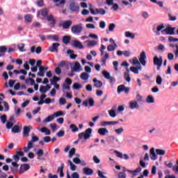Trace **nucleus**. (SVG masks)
I'll list each match as a JSON object with an SVG mask.
<instances>
[{"label":"nucleus","instance_id":"obj_22","mask_svg":"<svg viewBox=\"0 0 178 178\" xmlns=\"http://www.w3.org/2000/svg\"><path fill=\"white\" fill-rule=\"evenodd\" d=\"M47 20H48L49 22H50V23H49V26H51V27L55 26V24H56V19H54V17H53L52 15H49V16H47Z\"/></svg>","mask_w":178,"mask_h":178},{"label":"nucleus","instance_id":"obj_62","mask_svg":"<svg viewBox=\"0 0 178 178\" xmlns=\"http://www.w3.org/2000/svg\"><path fill=\"white\" fill-rule=\"evenodd\" d=\"M66 65H67L66 61L62 60V61H60V63L58 64V67L63 68V67H66Z\"/></svg>","mask_w":178,"mask_h":178},{"label":"nucleus","instance_id":"obj_20","mask_svg":"<svg viewBox=\"0 0 178 178\" xmlns=\"http://www.w3.org/2000/svg\"><path fill=\"white\" fill-rule=\"evenodd\" d=\"M33 147H34V142L29 141L28 142L27 147H25L24 148V151L25 153H27Z\"/></svg>","mask_w":178,"mask_h":178},{"label":"nucleus","instance_id":"obj_54","mask_svg":"<svg viewBox=\"0 0 178 178\" xmlns=\"http://www.w3.org/2000/svg\"><path fill=\"white\" fill-rule=\"evenodd\" d=\"M49 127L52 129L53 132H56L57 130V124L55 123L50 124Z\"/></svg>","mask_w":178,"mask_h":178},{"label":"nucleus","instance_id":"obj_26","mask_svg":"<svg viewBox=\"0 0 178 178\" xmlns=\"http://www.w3.org/2000/svg\"><path fill=\"white\" fill-rule=\"evenodd\" d=\"M35 46H33L31 48V53H35L36 52L37 54H40L41 52H42V47H37V49H35Z\"/></svg>","mask_w":178,"mask_h":178},{"label":"nucleus","instance_id":"obj_53","mask_svg":"<svg viewBox=\"0 0 178 178\" xmlns=\"http://www.w3.org/2000/svg\"><path fill=\"white\" fill-rule=\"evenodd\" d=\"M44 103L47 104H51V102H55V99H51L50 97H47L45 99V100H44Z\"/></svg>","mask_w":178,"mask_h":178},{"label":"nucleus","instance_id":"obj_25","mask_svg":"<svg viewBox=\"0 0 178 178\" xmlns=\"http://www.w3.org/2000/svg\"><path fill=\"white\" fill-rule=\"evenodd\" d=\"M150 159L153 161H156L158 159V156H156V154L155 153L154 148L150 149Z\"/></svg>","mask_w":178,"mask_h":178},{"label":"nucleus","instance_id":"obj_38","mask_svg":"<svg viewBox=\"0 0 178 178\" xmlns=\"http://www.w3.org/2000/svg\"><path fill=\"white\" fill-rule=\"evenodd\" d=\"M125 38H131L134 39L135 38V33H131L129 31H126L124 33Z\"/></svg>","mask_w":178,"mask_h":178},{"label":"nucleus","instance_id":"obj_5","mask_svg":"<svg viewBox=\"0 0 178 178\" xmlns=\"http://www.w3.org/2000/svg\"><path fill=\"white\" fill-rule=\"evenodd\" d=\"M130 88L126 87L124 85H119L117 88L118 94H120L122 92H124L125 94H129Z\"/></svg>","mask_w":178,"mask_h":178},{"label":"nucleus","instance_id":"obj_24","mask_svg":"<svg viewBox=\"0 0 178 178\" xmlns=\"http://www.w3.org/2000/svg\"><path fill=\"white\" fill-rule=\"evenodd\" d=\"M93 83L96 88H101L102 86V82L100 80H97L96 78L93 79Z\"/></svg>","mask_w":178,"mask_h":178},{"label":"nucleus","instance_id":"obj_28","mask_svg":"<svg viewBox=\"0 0 178 178\" xmlns=\"http://www.w3.org/2000/svg\"><path fill=\"white\" fill-rule=\"evenodd\" d=\"M39 131H40L41 133H45L46 136H49L51 134V131L49 129H48V128L47 127H42V129H38Z\"/></svg>","mask_w":178,"mask_h":178},{"label":"nucleus","instance_id":"obj_51","mask_svg":"<svg viewBox=\"0 0 178 178\" xmlns=\"http://www.w3.org/2000/svg\"><path fill=\"white\" fill-rule=\"evenodd\" d=\"M11 131H12L13 133L17 134V133H19L20 131V128L17 125H15L13 127Z\"/></svg>","mask_w":178,"mask_h":178},{"label":"nucleus","instance_id":"obj_32","mask_svg":"<svg viewBox=\"0 0 178 178\" xmlns=\"http://www.w3.org/2000/svg\"><path fill=\"white\" fill-rule=\"evenodd\" d=\"M67 178H80V176L78 172H73L72 174H71V175L69 172H67Z\"/></svg>","mask_w":178,"mask_h":178},{"label":"nucleus","instance_id":"obj_41","mask_svg":"<svg viewBox=\"0 0 178 178\" xmlns=\"http://www.w3.org/2000/svg\"><path fill=\"white\" fill-rule=\"evenodd\" d=\"M47 38L49 40H52L55 42H58L59 41V37L58 35H48Z\"/></svg>","mask_w":178,"mask_h":178},{"label":"nucleus","instance_id":"obj_31","mask_svg":"<svg viewBox=\"0 0 178 178\" xmlns=\"http://www.w3.org/2000/svg\"><path fill=\"white\" fill-rule=\"evenodd\" d=\"M80 77H81V80H83V81H88V79L89 77H90V75H89V74L87 73V72H82V73L81 74Z\"/></svg>","mask_w":178,"mask_h":178},{"label":"nucleus","instance_id":"obj_17","mask_svg":"<svg viewBox=\"0 0 178 178\" xmlns=\"http://www.w3.org/2000/svg\"><path fill=\"white\" fill-rule=\"evenodd\" d=\"M73 46L75 48L79 49H84V46L82 45V44L81 43V42L79 40H73Z\"/></svg>","mask_w":178,"mask_h":178},{"label":"nucleus","instance_id":"obj_33","mask_svg":"<svg viewBox=\"0 0 178 178\" xmlns=\"http://www.w3.org/2000/svg\"><path fill=\"white\" fill-rule=\"evenodd\" d=\"M67 163H68V164H69L70 166V170H71V171L74 172V171L76 170L77 167H76V165H74V164L72 163V161L68 160V161H67Z\"/></svg>","mask_w":178,"mask_h":178},{"label":"nucleus","instance_id":"obj_21","mask_svg":"<svg viewBox=\"0 0 178 178\" xmlns=\"http://www.w3.org/2000/svg\"><path fill=\"white\" fill-rule=\"evenodd\" d=\"M129 108L131 109H135V108H140V106L138 105L136 100H133V101H131L129 103Z\"/></svg>","mask_w":178,"mask_h":178},{"label":"nucleus","instance_id":"obj_29","mask_svg":"<svg viewBox=\"0 0 178 178\" xmlns=\"http://www.w3.org/2000/svg\"><path fill=\"white\" fill-rule=\"evenodd\" d=\"M54 120H55V117H54V115H51L47 117L44 120H43L42 123L46 124V123L51 122Z\"/></svg>","mask_w":178,"mask_h":178},{"label":"nucleus","instance_id":"obj_23","mask_svg":"<svg viewBox=\"0 0 178 178\" xmlns=\"http://www.w3.org/2000/svg\"><path fill=\"white\" fill-rule=\"evenodd\" d=\"M98 134H100L102 136H106L108 133V130L106 128H100L97 131Z\"/></svg>","mask_w":178,"mask_h":178},{"label":"nucleus","instance_id":"obj_60","mask_svg":"<svg viewBox=\"0 0 178 178\" xmlns=\"http://www.w3.org/2000/svg\"><path fill=\"white\" fill-rule=\"evenodd\" d=\"M158 51H161V52H163L165 51V46L162 44H159L157 47Z\"/></svg>","mask_w":178,"mask_h":178},{"label":"nucleus","instance_id":"obj_35","mask_svg":"<svg viewBox=\"0 0 178 178\" xmlns=\"http://www.w3.org/2000/svg\"><path fill=\"white\" fill-rule=\"evenodd\" d=\"M124 77L127 83H130L131 78H130V75H129V70L128 69L127 70V72H124Z\"/></svg>","mask_w":178,"mask_h":178},{"label":"nucleus","instance_id":"obj_63","mask_svg":"<svg viewBox=\"0 0 178 178\" xmlns=\"http://www.w3.org/2000/svg\"><path fill=\"white\" fill-rule=\"evenodd\" d=\"M7 51V47L5 46L0 47V54H4Z\"/></svg>","mask_w":178,"mask_h":178},{"label":"nucleus","instance_id":"obj_61","mask_svg":"<svg viewBox=\"0 0 178 178\" xmlns=\"http://www.w3.org/2000/svg\"><path fill=\"white\" fill-rule=\"evenodd\" d=\"M0 120H1V122L3 124H6L7 122V116L5 115H3L0 117Z\"/></svg>","mask_w":178,"mask_h":178},{"label":"nucleus","instance_id":"obj_37","mask_svg":"<svg viewBox=\"0 0 178 178\" xmlns=\"http://www.w3.org/2000/svg\"><path fill=\"white\" fill-rule=\"evenodd\" d=\"M114 131L116 135L120 136L122 134V133L124 131V129H123V127H119V128L115 129Z\"/></svg>","mask_w":178,"mask_h":178},{"label":"nucleus","instance_id":"obj_49","mask_svg":"<svg viewBox=\"0 0 178 178\" xmlns=\"http://www.w3.org/2000/svg\"><path fill=\"white\" fill-rule=\"evenodd\" d=\"M39 140V138L38 136H35V134H31V140H30V142L31 143H35Z\"/></svg>","mask_w":178,"mask_h":178},{"label":"nucleus","instance_id":"obj_27","mask_svg":"<svg viewBox=\"0 0 178 178\" xmlns=\"http://www.w3.org/2000/svg\"><path fill=\"white\" fill-rule=\"evenodd\" d=\"M65 167L64 163H61L60 167L57 169V172L60 173V177H64L63 168Z\"/></svg>","mask_w":178,"mask_h":178},{"label":"nucleus","instance_id":"obj_11","mask_svg":"<svg viewBox=\"0 0 178 178\" xmlns=\"http://www.w3.org/2000/svg\"><path fill=\"white\" fill-rule=\"evenodd\" d=\"M83 105L85 107H88V105H89L90 107H93L94 105H95L94 99H93V98H89V99H86V100L83 102Z\"/></svg>","mask_w":178,"mask_h":178},{"label":"nucleus","instance_id":"obj_13","mask_svg":"<svg viewBox=\"0 0 178 178\" xmlns=\"http://www.w3.org/2000/svg\"><path fill=\"white\" fill-rule=\"evenodd\" d=\"M119 124V122L118 121H111V122H108V121H102L101 122V126L102 127H106V126H108V125H116Z\"/></svg>","mask_w":178,"mask_h":178},{"label":"nucleus","instance_id":"obj_45","mask_svg":"<svg viewBox=\"0 0 178 178\" xmlns=\"http://www.w3.org/2000/svg\"><path fill=\"white\" fill-rule=\"evenodd\" d=\"M24 19L26 23H31L33 17L31 15H25Z\"/></svg>","mask_w":178,"mask_h":178},{"label":"nucleus","instance_id":"obj_30","mask_svg":"<svg viewBox=\"0 0 178 178\" xmlns=\"http://www.w3.org/2000/svg\"><path fill=\"white\" fill-rule=\"evenodd\" d=\"M165 26L163 25H159L157 29H156L155 33L157 35H160V32L162 33V31L164 30Z\"/></svg>","mask_w":178,"mask_h":178},{"label":"nucleus","instance_id":"obj_59","mask_svg":"<svg viewBox=\"0 0 178 178\" xmlns=\"http://www.w3.org/2000/svg\"><path fill=\"white\" fill-rule=\"evenodd\" d=\"M59 104L61 106H63L66 104V99L64 97H60L59 99Z\"/></svg>","mask_w":178,"mask_h":178},{"label":"nucleus","instance_id":"obj_8","mask_svg":"<svg viewBox=\"0 0 178 178\" xmlns=\"http://www.w3.org/2000/svg\"><path fill=\"white\" fill-rule=\"evenodd\" d=\"M71 67L72 68V70L76 72H80L82 70L81 65L78 61L72 63Z\"/></svg>","mask_w":178,"mask_h":178},{"label":"nucleus","instance_id":"obj_6","mask_svg":"<svg viewBox=\"0 0 178 178\" xmlns=\"http://www.w3.org/2000/svg\"><path fill=\"white\" fill-rule=\"evenodd\" d=\"M175 29V28L167 27L166 29H164L161 31V34L170 35H175V33H174Z\"/></svg>","mask_w":178,"mask_h":178},{"label":"nucleus","instance_id":"obj_47","mask_svg":"<svg viewBox=\"0 0 178 178\" xmlns=\"http://www.w3.org/2000/svg\"><path fill=\"white\" fill-rule=\"evenodd\" d=\"M13 72L15 73L16 74H22L24 75H27V74H28V72H26L24 70H21L20 71L15 70H13Z\"/></svg>","mask_w":178,"mask_h":178},{"label":"nucleus","instance_id":"obj_57","mask_svg":"<svg viewBox=\"0 0 178 178\" xmlns=\"http://www.w3.org/2000/svg\"><path fill=\"white\" fill-rule=\"evenodd\" d=\"M72 88L74 89L79 90L80 88H82V85H81V84H79L78 83H74Z\"/></svg>","mask_w":178,"mask_h":178},{"label":"nucleus","instance_id":"obj_44","mask_svg":"<svg viewBox=\"0 0 178 178\" xmlns=\"http://www.w3.org/2000/svg\"><path fill=\"white\" fill-rule=\"evenodd\" d=\"M70 36L65 35L63 38V44H69L70 42Z\"/></svg>","mask_w":178,"mask_h":178},{"label":"nucleus","instance_id":"obj_34","mask_svg":"<svg viewBox=\"0 0 178 178\" xmlns=\"http://www.w3.org/2000/svg\"><path fill=\"white\" fill-rule=\"evenodd\" d=\"M70 129H71V131H72L73 133H76L79 131V129L78 128V127L74 124H71L70 125Z\"/></svg>","mask_w":178,"mask_h":178},{"label":"nucleus","instance_id":"obj_3","mask_svg":"<svg viewBox=\"0 0 178 178\" xmlns=\"http://www.w3.org/2000/svg\"><path fill=\"white\" fill-rule=\"evenodd\" d=\"M83 30L82 24H76L71 27V33L76 35H79Z\"/></svg>","mask_w":178,"mask_h":178},{"label":"nucleus","instance_id":"obj_18","mask_svg":"<svg viewBox=\"0 0 178 178\" xmlns=\"http://www.w3.org/2000/svg\"><path fill=\"white\" fill-rule=\"evenodd\" d=\"M130 70L133 72V73H134V74H138L139 72H138V70H142V66H141V65H137L136 67H135V66H131V67H130Z\"/></svg>","mask_w":178,"mask_h":178},{"label":"nucleus","instance_id":"obj_1","mask_svg":"<svg viewBox=\"0 0 178 178\" xmlns=\"http://www.w3.org/2000/svg\"><path fill=\"white\" fill-rule=\"evenodd\" d=\"M129 63L136 66H140V64L144 67L146 66L147 55L145 54V52L144 51H141L140 54L139 61L136 57H134L131 60H129Z\"/></svg>","mask_w":178,"mask_h":178},{"label":"nucleus","instance_id":"obj_43","mask_svg":"<svg viewBox=\"0 0 178 178\" xmlns=\"http://www.w3.org/2000/svg\"><path fill=\"white\" fill-rule=\"evenodd\" d=\"M65 115V113H63V111H56V113H54L53 114V116H54V118H58L60 116H63Z\"/></svg>","mask_w":178,"mask_h":178},{"label":"nucleus","instance_id":"obj_48","mask_svg":"<svg viewBox=\"0 0 178 178\" xmlns=\"http://www.w3.org/2000/svg\"><path fill=\"white\" fill-rule=\"evenodd\" d=\"M163 83V78L159 75L157 78H156V83H157L159 86L162 85Z\"/></svg>","mask_w":178,"mask_h":178},{"label":"nucleus","instance_id":"obj_56","mask_svg":"<svg viewBox=\"0 0 178 178\" xmlns=\"http://www.w3.org/2000/svg\"><path fill=\"white\" fill-rule=\"evenodd\" d=\"M75 154H76V149L74 148L70 149L69 152V158H72L73 155Z\"/></svg>","mask_w":178,"mask_h":178},{"label":"nucleus","instance_id":"obj_52","mask_svg":"<svg viewBox=\"0 0 178 178\" xmlns=\"http://www.w3.org/2000/svg\"><path fill=\"white\" fill-rule=\"evenodd\" d=\"M102 75L104 76L106 79H110L111 76H110V73L106 72V70H104L102 72Z\"/></svg>","mask_w":178,"mask_h":178},{"label":"nucleus","instance_id":"obj_4","mask_svg":"<svg viewBox=\"0 0 178 178\" xmlns=\"http://www.w3.org/2000/svg\"><path fill=\"white\" fill-rule=\"evenodd\" d=\"M153 63L154 65L157 66V70H159L160 67H162L163 65V57H158L157 56H155L153 58Z\"/></svg>","mask_w":178,"mask_h":178},{"label":"nucleus","instance_id":"obj_55","mask_svg":"<svg viewBox=\"0 0 178 178\" xmlns=\"http://www.w3.org/2000/svg\"><path fill=\"white\" fill-rule=\"evenodd\" d=\"M97 14L104 15L106 13V10L103 8H97Z\"/></svg>","mask_w":178,"mask_h":178},{"label":"nucleus","instance_id":"obj_40","mask_svg":"<svg viewBox=\"0 0 178 178\" xmlns=\"http://www.w3.org/2000/svg\"><path fill=\"white\" fill-rule=\"evenodd\" d=\"M146 102L148 104H154L155 102L154 97L152 95L147 96V97L146 98Z\"/></svg>","mask_w":178,"mask_h":178},{"label":"nucleus","instance_id":"obj_15","mask_svg":"<svg viewBox=\"0 0 178 178\" xmlns=\"http://www.w3.org/2000/svg\"><path fill=\"white\" fill-rule=\"evenodd\" d=\"M60 44L59 43H53L52 46L49 47V51L51 52H58V48L59 47Z\"/></svg>","mask_w":178,"mask_h":178},{"label":"nucleus","instance_id":"obj_46","mask_svg":"<svg viewBox=\"0 0 178 178\" xmlns=\"http://www.w3.org/2000/svg\"><path fill=\"white\" fill-rule=\"evenodd\" d=\"M59 1H60V2H59ZM54 3H58V2H59V3H56V6H60V5H61V6L65 5L66 1H65V0H54Z\"/></svg>","mask_w":178,"mask_h":178},{"label":"nucleus","instance_id":"obj_58","mask_svg":"<svg viewBox=\"0 0 178 178\" xmlns=\"http://www.w3.org/2000/svg\"><path fill=\"white\" fill-rule=\"evenodd\" d=\"M108 114L113 118L116 117V113H115V110H110V111H108Z\"/></svg>","mask_w":178,"mask_h":178},{"label":"nucleus","instance_id":"obj_50","mask_svg":"<svg viewBox=\"0 0 178 178\" xmlns=\"http://www.w3.org/2000/svg\"><path fill=\"white\" fill-rule=\"evenodd\" d=\"M24 46H25L24 44H23V43L19 44L17 45V47H18V49H19V51H22V52L25 51L26 49H25V48H24Z\"/></svg>","mask_w":178,"mask_h":178},{"label":"nucleus","instance_id":"obj_64","mask_svg":"<svg viewBox=\"0 0 178 178\" xmlns=\"http://www.w3.org/2000/svg\"><path fill=\"white\" fill-rule=\"evenodd\" d=\"M115 27V24H113V23L110 24L109 26H108L109 31H113Z\"/></svg>","mask_w":178,"mask_h":178},{"label":"nucleus","instance_id":"obj_19","mask_svg":"<svg viewBox=\"0 0 178 178\" xmlns=\"http://www.w3.org/2000/svg\"><path fill=\"white\" fill-rule=\"evenodd\" d=\"M83 174L87 176H91L94 173V170L88 168H83Z\"/></svg>","mask_w":178,"mask_h":178},{"label":"nucleus","instance_id":"obj_42","mask_svg":"<svg viewBox=\"0 0 178 178\" xmlns=\"http://www.w3.org/2000/svg\"><path fill=\"white\" fill-rule=\"evenodd\" d=\"M155 152L160 156H163L165 154V150L163 149H156Z\"/></svg>","mask_w":178,"mask_h":178},{"label":"nucleus","instance_id":"obj_14","mask_svg":"<svg viewBox=\"0 0 178 178\" xmlns=\"http://www.w3.org/2000/svg\"><path fill=\"white\" fill-rule=\"evenodd\" d=\"M51 88V87L50 86V85L40 86L39 90L40 93L44 94L48 92Z\"/></svg>","mask_w":178,"mask_h":178},{"label":"nucleus","instance_id":"obj_39","mask_svg":"<svg viewBox=\"0 0 178 178\" xmlns=\"http://www.w3.org/2000/svg\"><path fill=\"white\" fill-rule=\"evenodd\" d=\"M36 154L38 156V159H42L41 156L44 155V150L42 149H38V150L36 152Z\"/></svg>","mask_w":178,"mask_h":178},{"label":"nucleus","instance_id":"obj_36","mask_svg":"<svg viewBox=\"0 0 178 178\" xmlns=\"http://www.w3.org/2000/svg\"><path fill=\"white\" fill-rule=\"evenodd\" d=\"M85 43H86L88 47H95L97 44L96 40H86Z\"/></svg>","mask_w":178,"mask_h":178},{"label":"nucleus","instance_id":"obj_7","mask_svg":"<svg viewBox=\"0 0 178 178\" xmlns=\"http://www.w3.org/2000/svg\"><path fill=\"white\" fill-rule=\"evenodd\" d=\"M48 16V9L44 8L38 11V17L40 19H45Z\"/></svg>","mask_w":178,"mask_h":178},{"label":"nucleus","instance_id":"obj_12","mask_svg":"<svg viewBox=\"0 0 178 178\" xmlns=\"http://www.w3.org/2000/svg\"><path fill=\"white\" fill-rule=\"evenodd\" d=\"M30 169V165L28 163H24L20 165L19 173L23 174L27 172Z\"/></svg>","mask_w":178,"mask_h":178},{"label":"nucleus","instance_id":"obj_9","mask_svg":"<svg viewBox=\"0 0 178 178\" xmlns=\"http://www.w3.org/2000/svg\"><path fill=\"white\" fill-rule=\"evenodd\" d=\"M72 24V20H67L62 22L59 26H61L63 29H69Z\"/></svg>","mask_w":178,"mask_h":178},{"label":"nucleus","instance_id":"obj_2","mask_svg":"<svg viewBox=\"0 0 178 178\" xmlns=\"http://www.w3.org/2000/svg\"><path fill=\"white\" fill-rule=\"evenodd\" d=\"M92 132V129L89 128L85 130V131L80 133L78 134V140L74 142V144L77 145L78 143L82 139L88 140L91 137Z\"/></svg>","mask_w":178,"mask_h":178},{"label":"nucleus","instance_id":"obj_10","mask_svg":"<svg viewBox=\"0 0 178 178\" xmlns=\"http://www.w3.org/2000/svg\"><path fill=\"white\" fill-rule=\"evenodd\" d=\"M80 9L79 4L76 2H72L70 4V10L72 12H78Z\"/></svg>","mask_w":178,"mask_h":178},{"label":"nucleus","instance_id":"obj_16","mask_svg":"<svg viewBox=\"0 0 178 178\" xmlns=\"http://www.w3.org/2000/svg\"><path fill=\"white\" fill-rule=\"evenodd\" d=\"M31 129H32L31 127L25 126L24 127V131H23V136H24V137L28 138L29 136V133L31 131Z\"/></svg>","mask_w":178,"mask_h":178}]
</instances>
